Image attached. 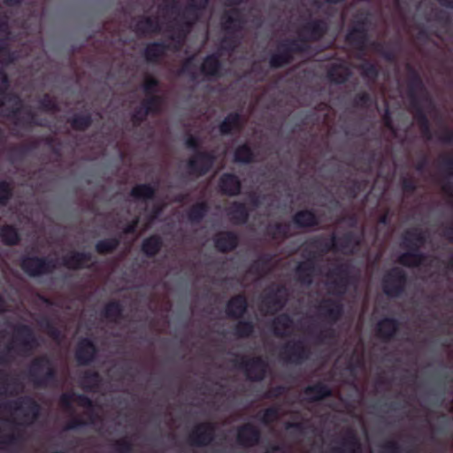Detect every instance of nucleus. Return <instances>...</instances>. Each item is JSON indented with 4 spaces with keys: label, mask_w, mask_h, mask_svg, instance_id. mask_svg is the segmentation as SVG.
Wrapping results in <instances>:
<instances>
[{
    "label": "nucleus",
    "mask_w": 453,
    "mask_h": 453,
    "mask_svg": "<svg viewBox=\"0 0 453 453\" xmlns=\"http://www.w3.org/2000/svg\"><path fill=\"white\" fill-rule=\"evenodd\" d=\"M74 128L84 129L90 125V118L88 116H76L72 120Z\"/></svg>",
    "instance_id": "obj_48"
},
{
    "label": "nucleus",
    "mask_w": 453,
    "mask_h": 453,
    "mask_svg": "<svg viewBox=\"0 0 453 453\" xmlns=\"http://www.w3.org/2000/svg\"><path fill=\"white\" fill-rule=\"evenodd\" d=\"M243 369L248 379L252 380H262L266 370V364L261 358H254L246 361L242 360Z\"/></svg>",
    "instance_id": "obj_15"
},
{
    "label": "nucleus",
    "mask_w": 453,
    "mask_h": 453,
    "mask_svg": "<svg viewBox=\"0 0 453 453\" xmlns=\"http://www.w3.org/2000/svg\"><path fill=\"white\" fill-rule=\"evenodd\" d=\"M206 211V205L203 203L194 205L189 212V219L193 222L199 221Z\"/></svg>",
    "instance_id": "obj_43"
},
{
    "label": "nucleus",
    "mask_w": 453,
    "mask_h": 453,
    "mask_svg": "<svg viewBox=\"0 0 453 453\" xmlns=\"http://www.w3.org/2000/svg\"><path fill=\"white\" fill-rule=\"evenodd\" d=\"M333 335V332L331 330L326 331V334L325 335H320L319 338L320 341H324V338L331 337Z\"/></svg>",
    "instance_id": "obj_63"
},
{
    "label": "nucleus",
    "mask_w": 453,
    "mask_h": 453,
    "mask_svg": "<svg viewBox=\"0 0 453 453\" xmlns=\"http://www.w3.org/2000/svg\"><path fill=\"white\" fill-rule=\"evenodd\" d=\"M161 104L162 100L159 96H154L146 99L141 109L134 114V119L135 120H142L147 114L159 111Z\"/></svg>",
    "instance_id": "obj_19"
},
{
    "label": "nucleus",
    "mask_w": 453,
    "mask_h": 453,
    "mask_svg": "<svg viewBox=\"0 0 453 453\" xmlns=\"http://www.w3.org/2000/svg\"><path fill=\"white\" fill-rule=\"evenodd\" d=\"M40 325L42 327H45L47 333L52 336L54 339H58V335H59V333L54 329L50 325V323L47 321V322H44V321H40Z\"/></svg>",
    "instance_id": "obj_56"
},
{
    "label": "nucleus",
    "mask_w": 453,
    "mask_h": 453,
    "mask_svg": "<svg viewBox=\"0 0 453 453\" xmlns=\"http://www.w3.org/2000/svg\"><path fill=\"white\" fill-rule=\"evenodd\" d=\"M219 187L223 193L234 196L240 191V181L233 174H225L220 180Z\"/></svg>",
    "instance_id": "obj_24"
},
{
    "label": "nucleus",
    "mask_w": 453,
    "mask_h": 453,
    "mask_svg": "<svg viewBox=\"0 0 453 453\" xmlns=\"http://www.w3.org/2000/svg\"><path fill=\"white\" fill-rule=\"evenodd\" d=\"M236 244L237 237L232 233H220L215 238L216 247L222 251L233 250Z\"/></svg>",
    "instance_id": "obj_26"
},
{
    "label": "nucleus",
    "mask_w": 453,
    "mask_h": 453,
    "mask_svg": "<svg viewBox=\"0 0 453 453\" xmlns=\"http://www.w3.org/2000/svg\"><path fill=\"white\" fill-rule=\"evenodd\" d=\"M120 313V307L119 303H111L105 308V317L115 320Z\"/></svg>",
    "instance_id": "obj_47"
},
{
    "label": "nucleus",
    "mask_w": 453,
    "mask_h": 453,
    "mask_svg": "<svg viewBox=\"0 0 453 453\" xmlns=\"http://www.w3.org/2000/svg\"><path fill=\"white\" fill-rule=\"evenodd\" d=\"M315 274L316 269L314 267L313 262L309 260L299 264L297 267V275L303 283H311Z\"/></svg>",
    "instance_id": "obj_28"
},
{
    "label": "nucleus",
    "mask_w": 453,
    "mask_h": 453,
    "mask_svg": "<svg viewBox=\"0 0 453 453\" xmlns=\"http://www.w3.org/2000/svg\"><path fill=\"white\" fill-rule=\"evenodd\" d=\"M228 215L234 224L245 222L248 217L246 208L243 204L234 203L229 208Z\"/></svg>",
    "instance_id": "obj_33"
},
{
    "label": "nucleus",
    "mask_w": 453,
    "mask_h": 453,
    "mask_svg": "<svg viewBox=\"0 0 453 453\" xmlns=\"http://www.w3.org/2000/svg\"><path fill=\"white\" fill-rule=\"evenodd\" d=\"M92 263L91 257L86 253H70L64 258V265L73 269L88 266Z\"/></svg>",
    "instance_id": "obj_21"
},
{
    "label": "nucleus",
    "mask_w": 453,
    "mask_h": 453,
    "mask_svg": "<svg viewBox=\"0 0 453 453\" xmlns=\"http://www.w3.org/2000/svg\"><path fill=\"white\" fill-rule=\"evenodd\" d=\"M253 326L248 322H239L235 331L239 336H248L252 332Z\"/></svg>",
    "instance_id": "obj_49"
},
{
    "label": "nucleus",
    "mask_w": 453,
    "mask_h": 453,
    "mask_svg": "<svg viewBox=\"0 0 453 453\" xmlns=\"http://www.w3.org/2000/svg\"><path fill=\"white\" fill-rule=\"evenodd\" d=\"M212 165V157L209 155L198 153L188 162V173L201 175L205 173Z\"/></svg>",
    "instance_id": "obj_17"
},
{
    "label": "nucleus",
    "mask_w": 453,
    "mask_h": 453,
    "mask_svg": "<svg viewBox=\"0 0 453 453\" xmlns=\"http://www.w3.org/2000/svg\"><path fill=\"white\" fill-rule=\"evenodd\" d=\"M279 411L275 409H268L266 410L262 417V420L265 423H270L273 421L274 419L278 418L279 417Z\"/></svg>",
    "instance_id": "obj_51"
},
{
    "label": "nucleus",
    "mask_w": 453,
    "mask_h": 453,
    "mask_svg": "<svg viewBox=\"0 0 453 453\" xmlns=\"http://www.w3.org/2000/svg\"><path fill=\"white\" fill-rule=\"evenodd\" d=\"M382 453H396V448L395 442H388L381 448Z\"/></svg>",
    "instance_id": "obj_58"
},
{
    "label": "nucleus",
    "mask_w": 453,
    "mask_h": 453,
    "mask_svg": "<svg viewBox=\"0 0 453 453\" xmlns=\"http://www.w3.org/2000/svg\"><path fill=\"white\" fill-rule=\"evenodd\" d=\"M10 196V187L6 182H0V203H4Z\"/></svg>",
    "instance_id": "obj_52"
},
{
    "label": "nucleus",
    "mask_w": 453,
    "mask_h": 453,
    "mask_svg": "<svg viewBox=\"0 0 453 453\" xmlns=\"http://www.w3.org/2000/svg\"><path fill=\"white\" fill-rule=\"evenodd\" d=\"M330 394L327 387L323 385H316L308 388L304 392V398L308 401H317Z\"/></svg>",
    "instance_id": "obj_31"
},
{
    "label": "nucleus",
    "mask_w": 453,
    "mask_h": 453,
    "mask_svg": "<svg viewBox=\"0 0 453 453\" xmlns=\"http://www.w3.org/2000/svg\"><path fill=\"white\" fill-rule=\"evenodd\" d=\"M362 73L368 78H373L376 75V70L371 64L365 63L361 67Z\"/></svg>",
    "instance_id": "obj_53"
},
{
    "label": "nucleus",
    "mask_w": 453,
    "mask_h": 453,
    "mask_svg": "<svg viewBox=\"0 0 453 453\" xmlns=\"http://www.w3.org/2000/svg\"><path fill=\"white\" fill-rule=\"evenodd\" d=\"M361 446L356 434L351 431L344 438L339 448H334L331 453H360Z\"/></svg>",
    "instance_id": "obj_20"
},
{
    "label": "nucleus",
    "mask_w": 453,
    "mask_h": 453,
    "mask_svg": "<svg viewBox=\"0 0 453 453\" xmlns=\"http://www.w3.org/2000/svg\"><path fill=\"white\" fill-rule=\"evenodd\" d=\"M258 431L250 425H246L242 427L237 435L238 441L244 446L253 445L258 441Z\"/></svg>",
    "instance_id": "obj_23"
},
{
    "label": "nucleus",
    "mask_w": 453,
    "mask_h": 453,
    "mask_svg": "<svg viewBox=\"0 0 453 453\" xmlns=\"http://www.w3.org/2000/svg\"><path fill=\"white\" fill-rule=\"evenodd\" d=\"M396 330V322L394 319H385L379 322L378 331L381 337H390Z\"/></svg>",
    "instance_id": "obj_34"
},
{
    "label": "nucleus",
    "mask_w": 453,
    "mask_h": 453,
    "mask_svg": "<svg viewBox=\"0 0 453 453\" xmlns=\"http://www.w3.org/2000/svg\"><path fill=\"white\" fill-rule=\"evenodd\" d=\"M240 124V117L238 114H229L220 125L221 134H228L232 130L237 128Z\"/></svg>",
    "instance_id": "obj_37"
},
{
    "label": "nucleus",
    "mask_w": 453,
    "mask_h": 453,
    "mask_svg": "<svg viewBox=\"0 0 453 453\" xmlns=\"http://www.w3.org/2000/svg\"><path fill=\"white\" fill-rule=\"evenodd\" d=\"M186 144L188 148L195 149L197 146V140L196 137L189 136L186 141Z\"/></svg>",
    "instance_id": "obj_59"
},
{
    "label": "nucleus",
    "mask_w": 453,
    "mask_h": 453,
    "mask_svg": "<svg viewBox=\"0 0 453 453\" xmlns=\"http://www.w3.org/2000/svg\"><path fill=\"white\" fill-rule=\"evenodd\" d=\"M157 85V81L155 79L151 77H146L143 83V90L148 95L152 94L156 91Z\"/></svg>",
    "instance_id": "obj_50"
},
{
    "label": "nucleus",
    "mask_w": 453,
    "mask_h": 453,
    "mask_svg": "<svg viewBox=\"0 0 453 453\" xmlns=\"http://www.w3.org/2000/svg\"><path fill=\"white\" fill-rule=\"evenodd\" d=\"M296 326L292 319L286 315H280L273 322V331L276 334H287L294 332Z\"/></svg>",
    "instance_id": "obj_27"
},
{
    "label": "nucleus",
    "mask_w": 453,
    "mask_h": 453,
    "mask_svg": "<svg viewBox=\"0 0 453 453\" xmlns=\"http://www.w3.org/2000/svg\"><path fill=\"white\" fill-rule=\"evenodd\" d=\"M342 313V306L331 299L324 300L318 308L319 319L326 320L329 324L338 319Z\"/></svg>",
    "instance_id": "obj_13"
},
{
    "label": "nucleus",
    "mask_w": 453,
    "mask_h": 453,
    "mask_svg": "<svg viewBox=\"0 0 453 453\" xmlns=\"http://www.w3.org/2000/svg\"><path fill=\"white\" fill-rule=\"evenodd\" d=\"M137 222H138V219L134 221L131 225H128L125 229V233L128 234V233H132L134 231L136 226H137Z\"/></svg>",
    "instance_id": "obj_60"
},
{
    "label": "nucleus",
    "mask_w": 453,
    "mask_h": 453,
    "mask_svg": "<svg viewBox=\"0 0 453 453\" xmlns=\"http://www.w3.org/2000/svg\"><path fill=\"white\" fill-rule=\"evenodd\" d=\"M95 355V347L91 342L84 339L80 342L76 351V357L80 364L85 365L90 362Z\"/></svg>",
    "instance_id": "obj_22"
},
{
    "label": "nucleus",
    "mask_w": 453,
    "mask_h": 453,
    "mask_svg": "<svg viewBox=\"0 0 453 453\" xmlns=\"http://www.w3.org/2000/svg\"><path fill=\"white\" fill-rule=\"evenodd\" d=\"M349 75L350 72L349 68L343 65L332 67V69L329 72V76L331 80L337 83H342L345 81Z\"/></svg>",
    "instance_id": "obj_36"
},
{
    "label": "nucleus",
    "mask_w": 453,
    "mask_h": 453,
    "mask_svg": "<svg viewBox=\"0 0 453 453\" xmlns=\"http://www.w3.org/2000/svg\"><path fill=\"white\" fill-rule=\"evenodd\" d=\"M154 194L153 188L149 185H138L132 190V196L138 199L150 198Z\"/></svg>",
    "instance_id": "obj_41"
},
{
    "label": "nucleus",
    "mask_w": 453,
    "mask_h": 453,
    "mask_svg": "<svg viewBox=\"0 0 453 453\" xmlns=\"http://www.w3.org/2000/svg\"><path fill=\"white\" fill-rule=\"evenodd\" d=\"M41 108L43 111H51L55 108V103L50 96H46L41 103Z\"/></svg>",
    "instance_id": "obj_55"
},
{
    "label": "nucleus",
    "mask_w": 453,
    "mask_h": 453,
    "mask_svg": "<svg viewBox=\"0 0 453 453\" xmlns=\"http://www.w3.org/2000/svg\"><path fill=\"white\" fill-rule=\"evenodd\" d=\"M287 429H290V428H296V430L302 432L303 431V426L301 424H296V425H293V424H288L287 426H286Z\"/></svg>",
    "instance_id": "obj_61"
},
{
    "label": "nucleus",
    "mask_w": 453,
    "mask_h": 453,
    "mask_svg": "<svg viewBox=\"0 0 453 453\" xmlns=\"http://www.w3.org/2000/svg\"><path fill=\"white\" fill-rule=\"evenodd\" d=\"M286 302V289L279 288L272 295L266 296L261 305V310L265 312H273L280 309Z\"/></svg>",
    "instance_id": "obj_16"
},
{
    "label": "nucleus",
    "mask_w": 453,
    "mask_h": 453,
    "mask_svg": "<svg viewBox=\"0 0 453 453\" xmlns=\"http://www.w3.org/2000/svg\"><path fill=\"white\" fill-rule=\"evenodd\" d=\"M244 20L242 18L240 12L236 9L230 10L225 14L222 19L223 27L227 35H229L230 43L228 44L227 38H225L221 43L222 49H232L237 44V38L231 37V35L242 27Z\"/></svg>",
    "instance_id": "obj_7"
},
{
    "label": "nucleus",
    "mask_w": 453,
    "mask_h": 453,
    "mask_svg": "<svg viewBox=\"0 0 453 453\" xmlns=\"http://www.w3.org/2000/svg\"><path fill=\"white\" fill-rule=\"evenodd\" d=\"M417 120L419 123V125H420L421 128L423 129L424 133L426 134L428 133V126H427L426 119L423 115L418 114L417 116Z\"/></svg>",
    "instance_id": "obj_57"
},
{
    "label": "nucleus",
    "mask_w": 453,
    "mask_h": 453,
    "mask_svg": "<svg viewBox=\"0 0 453 453\" xmlns=\"http://www.w3.org/2000/svg\"><path fill=\"white\" fill-rule=\"evenodd\" d=\"M439 2L445 6L453 7V0H439Z\"/></svg>",
    "instance_id": "obj_62"
},
{
    "label": "nucleus",
    "mask_w": 453,
    "mask_h": 453,
    "mask_svg": "<svg viewBox=\"0 0 453 453\" xmlns=\"http://www.w3.org/2000/svg\"><path fill=\"white\" fill-rule=\"evenodd\" d=\"M214 427L209 424L197 426L190 434V441L195 445H206L212 440Z\"/></svg>",
    "instance_id": "obj_18"
},
{
    "label": "nucleus",
    "mask_w": 453,
    "mask_h": 453,
    "mask_svg": "<svg viewBox=\"0 0 453 453\" xmlns=\"http://www.w3.org/2000/svg\"><path fill=\"white\" fill-rule=\"evenodd\" d=\"M253 158V153L246 145L239 147L234 153V161L239 163H249Z\"/></svg>",
    "instance_id": "obj_40"
},
{
    "label": "nucleus",
    "mask_w": 453,
    "mask_h": 453,
    "mask_svg": "<svg viewBox=\"0 0 453 453\" xmlns=\"http://www.w3.org/2000/svg\"><path fill=\"white\" fill-rule=\"evenodd\" d=\"M400 263L408 265V266H414V265H421L422 267L428 266V271H431L433 267H436L439 264V261L437 259H431L428 257H423L418 253H416L414 250L409 251L404 253L403 256L400 257Z\"/></svg>",
    "instance_id": "obj_14"
},
{
    "label": "nucleus",
    "mask_w": 453,
    "mask_h": 453,
    "mask_svg": "<svg viewBox=\"0 0 453 453\" xmlns=\"http://www.w3.org/2000/svg\"><path fill=\"white\" fill-rule=\"evenodd\" d=\"M425 242L424 234L415 228L410 231H407L403 239V246L404 248H411L414 250V248L419 247Z\"/></svg>",
    "instance_id": "obj_25"
},
{
    "label": "nucleus",
    "mask_w": 453,
    "mask_h": 453,
    "mask_svg": "<svg viewBox=\"0 0 453 453\" xmlns=\"http://www.w3.org/2000/svg\"><path fill=\"white\" fill-rule=\"evenodd\" d=\"M199 61L196 60V57L188 58L183 65L180 73H187L190 79L195 81L198 79L201 73L207 77H215L219 73V60L215 56H208L203 65L198 66Z\"/></svg>",
    "instance_id": "obj_6"
},
{
    "label": "nucleus",
    "mask_w": 453,
    "mask_h": 453,
    "mask_svg": "<svg viewBox=\"0 0 453 453\" xmlns=\"http://www.w3.org/2000/svg\"><path fill=\"white\" fill-rule=\"evenodd\" d=\"M305 29L309 30L308 34L303 35L306 39L318 40L322 36L326 29V23L323 21H314L309 23Z\"/></svg>",
    "instance_id": "obj_32"
},
{
    "label": "nucleus",
    "mask_w": 453,
    "mask_h": 453,
    "mask_svg": "<svg viewBox=\"0 0 453 453\" xmlns=\"http://www.w3.org/2000/svg\"><path fill=\"white\" fill-rule=\"evenodd\" d=\"M61 404L66 411L71 410L74 404H77L78 406L84 409L85 414L88 417V420L72 421L66 426L65 428L67 430L75 429L87 424L96 426L97 421L101 422V418L99 415L100 410L96 405H93L88 398L81 395H77L74 393L64 394L61 396Z\"/></svg>",
    "instance_id": "obj_4"
},
{
    "label": "nucleus",
    "mask_w": 453,
    "mask_h": 453,
    "mask_svg": "<svg viewBox=\"0 0 453 453\" xmlns=\"http://www.w3.org/2000/svg\"><path fill=\"white\" fill-rule=\"evenodd\" d=\"M21 389L18 379L0 369V444L19 439L22 426L32 424L39 414V406L31 398L10 399Z\"/></svg>",
    "instance_id": "obj_1"
},
{
    "label": "nucleus",
    "mask_w": 453,
    "mask_h": 453,
    "mask_svg": "<svg viewBox=\"0 0 453 453\" xmlns=\"http://www.w3.org/2000/svg\"><path fill=\"white\" fill-rule=\"evenodd\" d=\"M118 245V241L115 239L100 241L96 244V250L100 253H107L114 250Z\"/></svg>",
    "instance_id": "obj_45"
},
{
    "label": "nucleus",
    "mask_w": 453,
    "mask_h": 453,
    "mask_svg": "<svg viewBox=\"0 0 453 453\" xmlns=\"http://www.w3.org/2000/svg\"><path fill=\"white\" fill-rule=\"evenodd\" d=\"M365 39V35L363 31L353 28L347 35V40L353 43L356 41L357 42L358 46H363Z\"/></svg>",
    "instance_id": "obj_44"
},
{
    "label": "nucleus",
    "mask_w": 453,
    "mask_h": 453,
    "mask_svg": "<svg viewBox=\"0 0 453 453\" xmlns=\"http://www.w3.org/2000/svg\"><path fill=\"white\" fill-rule=\"evenodd\" d=\"M282 359L289 363H299L307 356L303 342L288 343L281 350Z\"/></svg>",
    "instance_id": "obj_11"
},
{
    "label": "nucleus",
    "mask_w": 453,
    "mask_h": 453,
    "mask_svg": "<svg viewBox=\"0 0 453 453\" xmlns=\"http://www.w3.org/2000/svg\"><path fill=\"white\" fill-rule=\"evenodd\" d=\"M20 0H4L7 5H13L19 3Z\"/></svg>",
    "instance_id": "obj_64"
},
{
    "label": "nucleus",
    "mask_w": 453,
    "mask_h": 453,
    "mask_svg": "<svg viewBox=\"0 0 453 453\" xmlns=\"http://www.w3.org/2000/svg\"><path fill=\"white\" fill-rule=\"evenodd\" d=\"M208 0H180L174 1L171 5L160 8V13L165 19H168L165 30L170 33L171 43L167 46L154 42L147 46L145 58L148 61H155L161 57L173 44L177 49L188 32L189 26L200 16Z\"/></svg>",
    "instance_id": "obj_2"
},
{
    "label": "nucleus",
    "mask_w": 453,
    "mask_h": 453,
    "mask_svg": "<svg viewBox=\"0 0 453 453\" xmlns=\"http://www.w3.org/2000/svg\"><path fill=\"white\" fill-rule=\"evenodd\" d=\"M295 223L299 226H311L317 223V219L312 212L303 211L296 214Z\"/></svg>",
    "instance_id": "obj_35"
},
{
    "label": "nucleus",
    "mask_w": 453,
    "mask_h": 453,
    "mask_svg": "<svg viewBox=\"0 0 453 453\" xmlns=\"http://www.w3.org/2000/svg\"><path fill=\"white\" fill-rule=\"evenodd\" d=\"M22 269L31 276H36L50 271L55 265L37 257H27L22 260Z\"/></svg>",
    "instance_id": "obj_12"
},
{
    "label": "nucleus",
    "mask_w": 453,
    "mask_h": 453,
    "mask_svg": "<svg viewBox=\"0 0 453 453\" xmlns=\"http://www.w3.org/2000/svg\"><path fill=\"white\" fill-rule=\"evenodd\" d=\"M20 101L15 96L7 95L0 100V115L12 117L15 126L26 124L42 125L27 108H20Z\"/></svg>",
    "instance_id": "obj_5"
},
{
    "label": "nucleus",
    "mask_w": 453,
    "mask_h": 453,
    "mask_svg": "<svg viewBox=\"0 0 453 453\" xmlns=\"http://www.w3.org/2000/svg\"><path fill=\"white\" fill-rule=\"evenodd\" d=\"M131 443L128 439H123L117 442L116 444V449L119 452H127L130 449Z\"/></svg>",
    "instance_id": "obj_54"
},
{
    "label": "nucleus",
    "mask_w": 453,
    "mask_h": 453,
    "mask_svg": "<svg viewBox=\"0 0 453 453\" xmlns=\"http://www.w3.org/2000/svg\"><path fill=\"white\" fill-rule=\"evenodd\" d=\"M161 242L158 237L151 236L146 239L142 244V250L149 256H152L159 250Z\"/></svg>",
    "instance_id": "obj_38"
},
{
    "label": "nucleus",
    "mask_w": 453,
    "mask_h": 453,
    "mask_svg": "<svg viewBox=\"0 0 453 453\" xmlns=\"http://www.w3.org/2000/svg\"><path fill=\"white\" fill-rule=\"evenodd\" d=\"M135 31L140 34H147L155 32L157 30H162L164 28V23L159 24L158 21H154L150 18H144L137 21L134 26Z\"/></svg>",
    "instance_id": "obj_29"
},
{
    "label": "nucleus",
    "mask_w": 453,
    "mask_h": 453,
    "mask_svg": "<svg viewBox=\"0 0 453 453\" xmlns=\"http://www.w3.org/2000/svg\"><path fill=\"white\" fill-rule=\"evenodd\" d=\"M0 235L3 242L7 244H15L19 240L16 229L10 226H4L0 231Z\"/></svg>",
    "instance_id": "obj_39"
},
{
    "label": "nucleus",
    "mask_w": 453,
    "mask_h": 453,
    "mask_svg": "<svg viewBox=\"0 0 453 453\" xmlns=\"http://www.w3.org/2000/svg\"><path fill=\"white\" fill-rule=\"evenodd\" d=\"M246 301L242 296L231 299L227 304L226 312L229 316L240 317L246 311Z\"/></svg>",
    "instance_id": "obj_30"
},
{
    "label": "nucleus",
    "mask_w": 453,
    "mask_h": 453,
    "mask_svg": "<svg viewBox=\"0 0 453 453\" xmlns=\"http://www.w3.org/2000/svg\"><path fill=\"white\" fill-rule=\"evenodd\" d=\"M289 59L290 56L288 52H286L284 54H275L272 56L270 63L271 65L273 67H280L284 64L288 63Z\"/></svg>",
    "instance_id": "obj_46"
},
{
    "label": "nucleus",
    "mask_w": 453,
    "mask_h": 453,
    "mask_svg": "<svg viewBox=\"0 0 453 453\" xmlns=\"http://www.w3.org/2000/svg\"><path fill=\"white\" fill-rule=\"evenodd\" d=\"M100 382L99 376L96 372L86 374L81 383V386L89 390H94L98 387V384Z\"/></svg>",
    "instance_id": "obj_42"
},
{
    "label": "nucleus",
    "mask_w": 453,
    "mask_h": 453,
    "mask_svg": "<svg viewBox=\"0 0 453 453\" xmlns=\"http://www.w3.org/2000/svg\"><path fill=\"white\" fill-rule=\"evenodd\" d=\"M38 345L27 326L4 324L0 327V365L13 354L27 355Z\"/></svg>",
    "instance_id": "obj_3"
},
{
    "label": "nucleus",
    "mask_w": 453,
    "mask_h": 453,
    "mask_svg": "<svg viewBox=\"0 0 453 453\" xmlns=\"http://www.w3.org/2000/svg\"><path fill=\"white\" fill-rule=\"evenodd\" d=\"M405 283V274L400 268H394L383 280V289L389 296H397Z\"/></svg>",
    "instance_id": "obj_10"
},
{
    "label": "nucleus",
    "mask_w": 453,
    "mask_h": 453,
    "mask_svg": "<svg viewBox=\"0 0 453 453\" xmlns=\"http://www.w3.org/2000/svg\"><path fill=\"white\" fill-rule=\"evenodd\" d=\"M30 376L35 385H46L53 377L52 365L45 357L36 359L30 367Z\"/></svg>",
    "instance_id": "obj_8"
},
{
    "label": "nucleus",
    "mask_w": 453,
    "mask_h": 453,
    "mask_svg": "<svg viewBox=\"0 0 453 453\" xmlns=\"http://www.w3.org/2000/svg\"><path fill=\"white\" fill-rule=\"evenodd\" d=\"M349 279L342 266L337 267L326 275V289L333 295H341L346 291Z\"/></svg>",
    "instance_id": "obj_9"
}]
</instances>
